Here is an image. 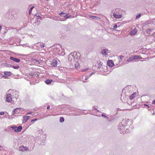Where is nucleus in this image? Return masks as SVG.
<instances>
[{
    "label": "nucleus",
    "instance_id": "nucleus-45",
    "mask_svg": "<svg viewBox=\"0 0 155 155\" xmlns=\"http://www.w3.org/2000/svg\"><path fill=\"white\" fill-rule=\"evenodd\" d=\"M138 59H140L141 58V57L139 56V55H138Z\"/></svg>",
    "mask_w": 155,
    "mask_h": 155
},
{
    "label": "nucleus",
    "instance_id": "nucleus-43",
    "mask_svg": "<svg viewBox=\"0 0 155 155\" xmlns=\"http://www.w3.org/2000/svg\"><path fill=\"white\" fill-rule=\"evenodd\" d=\"M61 12V13L62 14V15H64V14H66L67 13H65V12Z\"/></svg>",
    "mask_w": 155,
    "mask_h": 155
},
{
    "label": "nucleus",
    "instance_id": "nucleus-13",
    "mask_svg": "<svg viewBox=\"0 0 155 155\" xmlns=\"http://www.w3.org/2000/svg\"><path fill=\"white\" fill-rule=\"evenodd\" d=\"M102 62L100 61H98L96 64V66L98 68H100L102 66Z\"/></svg>",
    "mask_w": 155,
    "mask_h": 155
},
{
    "label": "nucleus",
    "instance_id": "nucleus-33",
    "mask_svg": "<svg viewBox=\"0 0 155 155\" xmlns=\"http://www.w3.org/2000/svg\"><path fill=\"white\" fill-rule=\"evenodd\" d=\"M34 61H35V62H38V63H39V64L40 63L39 61L36 59H34Z\"/></svg>",
    "mask_w": 155,
    "mask_h": 155
},
{
    "label": "nucleus",
    "instance_id": "nucleus-4",
    "mask_svg": "<svg viewBox=\"0 0 155 155\" xmlns=\"http://www.w3.org/2000/svg\"><path fill=\"white\" fill-rule=\"evenodd\" d=\"M20 108H16L13 110L12 111V114L14 115L15 114H18L20 112Z\"/></svg>",
    "mask_w": 155,
    "mask_h": 155
},
{
    "label": "nucleus",
    "instance_id": "nucleus-11",
    "mask_svg": "<svg viewBox=\"0 0 155 155\" xmlns=\"http://www.w3.org/2000/svg\"><path fill=\"white\" fill-rule=\"evenodd\" d=\"M57 61L56 59L54 60L51 63V65L52 66L55 67L57 66Z\"/></svg>",
    "mask_w": 155,
    "mask_h": 155
},
{
    "label": "nucleus",
    "instance_id": "nucleus-1",
    "mask_svg": "<svg viewBox=\"0 0 155 155\" xmlns=\"http://www.w3.org/2000/svg\"><path fill=\"white\" fill-rule=\"evenodd\" d=\"M8 93L7 94L6 100L7 102H11L12 101V96L13 95V99H15L13 101L17 100L18 98L19 93L18 91L15 90L9 89L8 91Z\"/></svg>",
    "mask_w": 155,
    "mask_h": 155
},
{
    "label": "nucleus",
    "instance_id": "nucleus-3",
    "mask_svg": "<svg viewBox=\"0 0 155 155\" xmlns=\"http://www.w3.org/2000/svg\"><path fill=\"white\" fill-rule=\"evenodd\" d=\"M76 54L74 53H71L68 56V60L70 61L73 64L76 61H77L78 59L76 57Z\"/></svg>",
    "mask_w": 155,
    "mask_h": 155
},
{
    "label": "nucleus",
    "instance_id": "nucleus-44",
    "mask_svg": "<svg viewBox=\"0 0 155 155\" xmlns=\"http://www.w3.org/2000/svg\"><path fill=\"white\" fill-rule=\"evenodd\" d=\"M33 74H32V73H30V74H29V75H30V76H32L33 75Z\"/></svg>",
    "mask_w": 155,
    "mask_h": 155
},
{
    "label": "nucleus",
    "instance_id": "nucleus-53",
    "mask_svg": "<svg viewBox=\"0 0 155 155\" xmlns=\"http://www.w3.org/2000/svg\"><path fill=\"white\" fill-rule=\"evenodd\" d=\"M94 108L95 110H97L96 108H94Z\"/></svg>",
    "mask_w": 155,
    "mask_h": 155
},
{
    "label": "nucleus",
    "instance_id": "nucleus-19",
    "mask_svg": "<svg viewBox=\"0 0 155 155\" xmlns=\"http://www.w3.org/2000/svg\"><path fill=\"white\" fill-rule=\"evenodd\" d=\"M90 18L94 19L99 20L100 19V18L99 17L96 16H90Z\"/></svg>",
    "mask_w": 155,
    "mask_h": 155
},
{
    "label": "nucleus",
    "instance_id": "nucleus-36",
    "mask_svg": "<svg viewBox=\"0 0 155 155\" xmlns=\"http://www.w3.org/2000/svg\"><path fill=\"white\" fill-rule=\"evenodd\" d=\"M5 114V113L3 112H0V115H3Z\"/></svg>",
    "mask_w": 155,
    "mask_h": 155
},
{
    "label": "nucleus",
    "instance_id": "nucleus-47",
    "mask_svg": "<svg viewBox=\"0 0 155 155\" xmlns=\"http://www.w3.org/2000/svg\"><path fill=\"white\" fill-rule=\"evenodd\" d=\"M31 113H32V112H29L27 114H30Z\"/></svg>",
    "mask_w": 155,
    "mask_h": 155
},
{
    "label": "nucleus",
    "instance_id": "nucleus-17",
    "mask_svg": "<svg viewBox=\"0 0 155 155\" xmlns=\"http://www.w3.org/2000/svg\"><path fill=\"white\" fill-rule=\"evenodd\" d=\"M136 95V93L134 92L133 93L130 97L129 98L130 100H132L135 97Z\"/></svg>",
    "mask_w": 155,
    "mask_h": 155
},
{
    "label": "nucleus",
    "instance_id": "nucleus-24",
    "mask_svg": "<svg viewBox=\"0 0 155 155\" xmlns=\"http://www.w3.org/2000/svg\"><path fill=\"white\" fill-rule=\"evenodd\" d=\"M11 67L15 69H17L19 68V66L18 65L15 66L12 65Z\"/></svg>",
    "mask_w": 155,
    "mask_h": 155
},
{
    "label": "nucleus",
    "instance_id": "nucleus-39",
    "mask_svg": "<svg viewBox=\"0 0 155 155\" xmlns=\"http://www.w3.org/2000/svg\"><path fill=\"white\" fill-rule=\"evenodd\" d=\"M94 72H92V73H91V74H90V76H89V77H90L91 75L94 74Z\"/></svg>",
    "mask_w": 155,
    "mask_h": 155
},
{
    "label": "nucleus",
    "instance_id": "nucleus-20",
    "mask_svg": "<svg viewBox=\"0 0 155 155\" xmlns=\"http://www.w3.org/2000/svg\"><path fill=\"white\" fill-rule=\"evenodd\" d=\"M38 44H40L39 48H43L45 47V46L43 44H41V43H39V42H38V43H36V44H35V45H38Z\"/></svg>",
    "mask_w": 155,
    "mask_h": 155
},
{
    "label": "nucleus",
    "instance_id": "nucleus-42",
    "mask_svg": "<svg viewBox=\"0 0 155 155\" xmlns=\"http://www.w3.org/2000/svg\"><path fill=\"white\" fill-rule=\"evenodd\" d=\"M50 106L49 105L47 107V109L48 110L50 109Z\"/></svg>",
    "mask_w": 155,
    "mask_h": 155
},
{
    "label": "nucleus",
    "instance_id": "nucleus-2",
    "mask_svg": "<svg viewBox=\"0 0 155 155\" xmlns=\"http://www.w3.org/2000/svg\"><path fill=\"white\" fill-rule=\"evenodd\" d=\"M125 120H123L118 124V130L120 133H123L124 131L125 128L126 126V125L125 124Z\"/></svg>",
    "mask_w": 155,
    "mask_h": 155
},
{
    "label": "nucleus",
    "instance_id": "nucleus-28",
    "mask_svg": "<svg viewBox=\"0 0 155 155\" xmlns=\"http://www.w3.org/2000/svg\"><path fill=\"white\" fill-rule=\"evenodd\" d=\"M34 8V6H32L31 8L30 9H29V15H30L31 13L32 10V9Z\"/></svg>",
    "mask_w": 155,
    "mask_h": 155
},
{
    "label": "nucleus",
    "instance_id": "nucleus-37",
    "mask_svg": "<svg viewBox=\"0 0 155 155\" xmlns=\"http://www.w3.org/2000/svg\"><path fill=\"white\" fill-rule=\"evenodd\" d=\"M117 25H115L114 27H113V28H114V29H115V28H117Z\"/></svg>",
    "mask_w": 155,
    "mask_h": 155
},
{
    "label": "nucleus",
    "instance_id": "nucleus-49",
    "mask_svg": "<svg viewBox=\"0 0 155 155\" xmlns=\"http://www.w3.org/2000/svg\"><path fill=\"white\" fill-rule=\"evenodd\" d=\"M61 21H64V20L62 19V18H61Z\"/></svg>",
    "mask_w": 155,
    "mask_h": 155
},
{
    "label": "nucleus",
    "instance_id": "nucleus-26",
    "mask_svg": "<svg viewBox=\"0 0 155 155\" xmlns=\"http://www.w3.org/2000/svg\"><path fill=\"white\" fill-rule=\"evenodd\" d=\"M64 121V118L63 117H60V121L61 123H62Z\"/></svg>",
    "mask_w": 155,
    "mask_h": 155
},
{
    "label": "nucleus",
    "instance_id": "nucleus-8",
    "mask_svg": "<svg viewBox=\"0 0 155 155\" xmlns=\"http://www.w3.org/2000/svg\"><path fill=\"white\" fill-rule=\"evenodd\" d=\"M10 59L15 61L17 63H19L20 62V60L19 59L17 58L12 57H10Z\"/></svg>",
    "mask_w": 155,
    "mask_h": 155
},
{
    "label": "nucleus",
    "instance_id": "nucleus-46",
    "mask_svg": "<svg viewBox=\"0 0 155 155\" xmlns=\"http://www.w3.org/2000/svg\"><path fill=\"white\" fill-rule=\"evenodd\" d=\"M153 104H155V100H154L153 101Z\"/></svg>",
    "mask_w": 155,
    "mask_h": 155
},
{
    "label": "nucleus",
    "instance_id": "nucleus-27",
    "mask_svg": "<svg viewBox=\"0 0 155 155\" xmlns=\"http://www.w3.org/2000/svg\"><path fill=\"white\" fill-rule=\"evenodd\" d=\"M35 16H36L38 18V19H41V17L39 16L38 14H36L35 15Z\"/></svg>",
    "mask_w": 155,
    "mask_h": 155
},
{
    "label": "nucleus",
    "instance_id": "nucleus-38",
    "mask_svg": "<svg viewBox=\"0 0 155 155\" xmlns=\"http://www.w3.org/2000/svg\"><path fill=\"white\" fill-rule=\"evenodd\" d=\"M120 58L122 60L123 58H124V56L123 55H121L120 56Z\"/></svg>",
    "mask_w": 155,
    "mask_h": 155
},
{
    "label": "nucleus",
    "instance_id": "nucleus-15",
    "mask_svg": "<svg viewBox=\"0 0 155 155\" xmlns=\"http://www.w3.org/2000/svg\"><path fill=\"white\" fill-rule=\"evenodd\" d=\"M114 17L115 18H120L122 17V15H117L116 13H114L113 14Z\"/></svg>",
    "mask_w": 155,
    "mask_h": 155
},
{
    "label": "nucleus",
    "instance_id": "nucleus-29",
    "mask_svg": "<svg viewBox=\"0 0 155 155\" xmlns=\"http://www.w3.org/2000/svg\"><path fill=\"white\" fill-rule=\"evenodd\" d=\"M138 55H134V56H133V60H135L138 59Z\"/></svg>",
    "mask_w": 155,
    "mask_h": 155
},
{
    "label": "nucleus",
    "instance_id": "nucleus-6",
    "mask_svg": "<svg viewBox=\"0 0 155 155\" xmlns=\"http://www.w3.org/2000/svg\"><path fill=\"white\" fill-rule=\"evenodd\" d=\"M29 150L27 147H24L23 146L20 147L19 148V150L21 151H24Z\"/></svg>",
    "mask_w": 155,
    "mask_h": 155
},
{
    "label": "nucleus",
    "instance_id": "nucleus-22",
    "mask_svg": "<svg viewBox=\"0 0 155 155\" xmlns=\"http://www.w3.org/2000/svg\"><path fill=\"white\" fill-rule=\"evenodd\" d=\"M133 60V56L130 57L126 61L127 62H130L132 61Z\"/></svg>",
    "mask_w": 155,
    "mask_h": 155
},
{
    "label": "nucleus",
    "instance_id": "nucleus-9",
    "mask_svg": "<svg viewBox=\"0 0 155 155\" xmlns=\"http://www.w3.org/2000/svg\"><path fill=\"white\" fill-rule=\"evenodd\" d=\"M107 64L110 67H113L114 65L113 61L112 60H108L107 62Z\"/></svg>",
    "mask_w": 155,
    "mask_h": 155
},
{
    "label": "nucleus",
    "instance_id": "nucleus-18",
    "mask_svg": "<svg viewBox=\"0 0 155 155\" xmlns=\"http://www.w3.org/2000/svg\"><path fill=\"white\" fill-rule=\"evenodd\" d=\"M77 61H75L72 64H74L75 67L76 68H78L79 67V63L77 62Z\"/></svg>",
    "mask_w": 155,
    "mask_h": 155
},
{
    "label": "nucleus",
    "instance_id": "nucleus-14",
    "mask_svg": "<svg viewBox=\"0 0 155 155\" xmlns=\"http://www.w3.org/2000/svg\"><path fill=\"white\" fill-rule=\"evenodd\" d=\"M22 127L21 126H20L18 127H16V132L18 133L21 131L22 129Z\"/></svg>",
    "mask_w": 155,
    "mask_h": 155
},
{
    "label": "nucleus",
    "instance_id": "nucleus-55",
    "mask_svg": "<svg viewBox=\"0 0 155 155\" xmlns=\"http://www.w3.org/2000/svg\"><path fill=\"white\" fill-rule=\"evenodd\" d=\"M0 147H1V146H0ZM1 150V149H0V150Z\"/></svg>",
    "mask_w": 155,
    "mask_h": 155
},
{
    "label": "nucleus",
    "instance_id": "nucleus-48",
    "mask_svg": "<svg viewBox=\"0 0 155 155\" xmlns=\"http://www.w3.org/2000/svg\"><path fill=\"white\" fill-rule=\"evenodd\" d=\"M62 15V13H61V12H60L59 13V15H60V16H61V15Z\"/></svg>",
    "mask_w": 155,
    "mask_h": 155
},
{
    "label": "nucleus",
    "instance_id": "nucleus-41",
    "mask_svg": "<svg viewBox=\"0 0 155 155\" xmlns=\"http://www.w3.org/2000/svg\"><path fill=\"white\" fill-rule=\"evenodd\" d=\"M29 48H31L32 49H34V47L33 46L31 45V46H30L29 47Z\"/></svg>",
    "mask_w": 155,
    "mask_h": 155
},
{
    "label": "nucleus",
    "instance_id": "nucleus-34",
    "mask_svg": "<svg viewBox=\"0 0 155 155\" xmlns=\"http://www.w3.org/2000/svg\"><path fill=\"white\" fill-rule=\"evenodd\" d=\"M101 115L102 117H104L107 119H108V117L107 116H105V115H104V114H102Z\"/></svg>",
    "mask_w": 155,
    "mask_h": 155
},
{
    "label": "nucleus",
    "instance_id": "nucleus-23",
    "mask_svg": "<svg viewBox=\"0 0 155 155\" xmlns=\"http://www.w3.org/2000/svg\"><path fill=\"white\" fill-rule=\"evenodd\" d=\"M66 14L67 15L64 16V18L65 19H67L71 17V15H69L67 13Z\"/></svg>",
    "mask_w": 155,
    "mask_h": 155
},
{
    "label": "nucleus",
    "instance_id": "nucleus-50",
    "mask_svg": "<svg viewBox=\"0 0 155 155\" xmlns=\"http://www.w3.org/2000/svg\"><path fill=\"white\" fill-rule=\"evenodd\" d=\"M1 28H2V26H0V31L1 30Z\"/></svg>",
    "mask_w": 155,
    "mask_h": 155
},
{
    "label": "nucleus",
    "instance_id": "nucleus-31",
    "mask_svg": "<svg viewBox=\"0 0 155 155\" xmlns=\"http://www.w3.org/2000/svg\"><path fill=\"white\" fill-rule=\"evenodd\" d=\"M141 15V14L137 15L136 16V18L137 19H138L140 17Z\"/></svg>",
    "mask_w": 155,
    "mask_h": 155
},
{
    "label": "nucleus",
    "instance_id": "nucleus-54",
    "mask_svg": "<svg viewBox=\"0 0 155 155\" xmlns=\"http://www.w3.org/2000/svg\"><path fill=\"white\" fill-rule=\"evenodd\" d=\"M50 115H48V116H50Z\"/></svg>",
    "mask_w": 155,
    "mask_h": 155
},
{
    "label": "nucleus",
    "instance_id": "nucleus-12",
    "mask_svg": "<svg viewBox=\"0 0 155 155\" xmlns=\"http://www.w3.org/2000/svg\"><path fill=\"white\" fill-rule=\"evenodd\" d=\"M137 29L135 28L131 30L130 34L131 35H134L137 33Z\"/></svg>",
    "mask_w": 155,
    "mask_h": 155
},
{
    "label": "nucleus",
    "instance_id": "nucleus-16",
    "mask_svg": "<svg viewBox=\"0 0 155 155\" xmlns=\"http://www.w3.org/2000/svg\"><path fill=\"white\" fill-rule=\"evenodd\" d=\"M53 81L51 79H47L45 81V82L47 84H51V83Z\"/></svg>",
    "mask_w": 155,
    "mask_h": 155
},
{
    "label": "nucleus",
    "instance_id": "nucleus-52",
    "mask_svg": "<svg viewBox=\"0 0 155 155\" xmlns=\"http://www.w3.org/2000/svg\"><path fill=\"white\" fill-rule=\"evenodd\" d=\"M148 30L149 31H150V29H149L148 30H147V32H148Z\"/></svg>",
    "mask_w": 155,
    "mask_h": 155
},
{
    "label": "nucleus",
    "instance_id": "nucleus-51",
    "mask_svg": "<svg viewBox=\"0 0 155 155\" xmlns=\"http://www.w3.org/2000/svg\"><path fill=\"white\" fill-rule=\"evenodd\" d=\"M26 46H27V47H29L30 46H28V45H26Z\"/></svg>",
    "mask_w": 155,
    "mask_h": 155
},
{
    "label": "nucleus",
    "instance_id": "nucleus-5",
    "mask_svg": "<svg viewBox=\"0 0 155 155\" xmlns=\"http://www.w3.org/2000/svg\"><path fill=\"white\" fill-rule=\"evenodd\" d=\"M109 52V51L107 49H104L101 50V54L104 56H106L107 53Z\"/></svg>",
    "mask_w": 155,
    "mask_h": 155
},
{
    "label": "nucleus",
    "instance_id": "nucleus-40",
    "mask_svg": "<svg viewBox=\"0 0 155 155\" xmlns=\"http://www.w3.org/2000/svg\"><path fill=\"white\" fill-rule=\"evenodd\" d=\"M34 45L35 46L38 47H39V46H40V44H38V45H35V44H34Z\"/></svg>",
    "mask_w": 155,
    "mask_h": 155
},
{
    "label": "nucleus",
    "instance_id": "nucleus-32",
    "mask_svg": "<svg viewBox=\"0 0 155 155\" xmlns=\"http://www.w3.org/2000/svg\"><path fill=\"white\" fill-rule=\"evenodd\" d=\"M37 120H38V119L37 118H35L34 119L31 120V122H35V121Z\"/></svg>",
    "mask_w": 155,
    "mask_h": 155
},
{
    "label": "nucleus",
    "instance_id": "nucleus-35",
    "mask_svg": "<svg viewBox=\"0 0 155 155\" xmlns=\"http://www.w3.org/2000/svg\"><path fill=\"white\" fill-rule=\"evenodd\" d=\"M145 106H147V109H148V108L150 107L149 105L146 104H144V107H145Z\"/></svg>",
    "mask_w": 155,
    "mask_h": 155
},
{
    "label": "nucleus",
    "instance_id": "nucleus-7",
    "mask_svg": "<svg viewBox=\"0 0 155 155\" xmlns=\"http://www.w3.org/2000/svg\"><path fill=\"white\" fill-rule=\"evenodd\" d=\"M30 117L29 116H25L23 117V119L22 120V122L23 123L26 122Z\"/></svg>",
    "mask_w": 155,
    "mask_h": 155
},
{
    "label": "nucleus",
    "instance_id": "nucleus-21",
    "mask_svg": "<svg viewBox=\"0 0 155 155\" xmlns=\"http://www.w3.org/2000/svg\"><path fill=\"white\" fill-rule=\"evenodd\" d=\"M4 74L5 75L8 76H10L11 75V73L10 72H4Z\"/></svg>",
    "mask_w": 155,
    "mask_h": 155
},
{
    "label": "nucleus",
    "instance_id": "nucleus-10",
    "mask_svg": "<svg viewBox=\"0 0 155 155\" xmlns=\"http://www.w3.org/2000/svg\"><path fill=\"white\" fill-rule=\"evenodd\" d=\"M89 77H87L85 75H83L82 77L81 78V80L83 82H85L86 81H87Z\"/></svg>",
    "mask_w": 155,
    "mask_h": 155
},
{
    "label": "nucleus",
    "instance_id": "nucleus-25",
    "mask_svg": "<svg viewBox=\"0 0 155 155\" xmlns=\"http://www.w3.org/2000/svg\"><path fill=\"white\" fill-rule=\"evenodd\" d=\"M11 129H12L13 130H14L15 132H16V127H11L10 128V130H11Z\"/></svg>",
    "mask_w": 155,
    "mask_h": 155
},
{
    "label": "nucleus",
    "instance_id": "nucleus-30",
    "mask_svg": "<svg viewBox=\"0 0 155 155\" xmlns=\"http://www.w3.org/2000/svg\"><path fill=\"white\" fill-rule=\"evenodd\" d=\"M89 69L88 68H85L84 69L81 70V71L82 72L87 71Z\"/></svg>",
    "mask_w": 155,
    "mask_h": 155
}]
</instances>
